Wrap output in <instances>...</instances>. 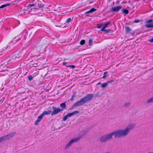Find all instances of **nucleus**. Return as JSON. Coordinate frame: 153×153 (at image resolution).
Wrapping results in <instances>:
<instances>
[{
	"instance_id": "23",
	"label": "nucleus",
	"mask_w": 153,
	"mask_h": 153,
	"mask_svg": "<svg viewBox=\"0 0 153 153\" xmlns=\"http://www.w3.org/2000/svg\"><path fill=\"white\" fill-rule=\"evenodd\" d=\"M102 24H97V27L98 28H100L102 26Z\"/></svg>"
},
{
	"instance_id": "12",
	"label": "nucleus",
	"mask_w": 153,
	"mask_h": 153,
	"mask_svg": "<svg viewBox=\"0 0 153 153\" xmlns=\"http://www.w3.org/2000/svg\"><path fill=\"white\" fill-rule=\"evenodd\" d=\"M147 102L148 103L153 102V97L148 99L147 101Z\"/></svg>"
},
{
	"instance_id": "15",
	"label": "nucleus",
	"mask_w": 153,
	"mask_h": 153,
	"mask_svg": "<svg viewBox=\"0 0 153 153\" xmlns=\"http://www.w3.org/2000/svg\"><path fill=\"white\" fill-rule=\"evenodd\" d=\"M108 85V83L105 82L101 84V85L102 88H105Z\"/></svg>"
},
{
	"instance_id": "39",
	"label": "nucleus",
	"mask_w": 153,
	"mask_h": 153,
	"mask_svg": "<svg viewBox=\"0 0 153 153\" xmlns=\"http://www.w3.org/2000/svg\"><path fill=\"white\" fill-rule=\"evenodd\" d=\"M67 64V63L66 62H63V65H66V66L67 65H66V64Z\"/></svg>"
},
{
	"instance_id": "11",
	"label": "nucleus",
	"mask_w": 153,
	"mask_h": 153,
	"mask_svg": "<svg viewBox=\"0 0 153 153\" xmlns=\"http://www.w3.org/2000/svg\"><path fill=\"white\" fill-rule=\"evenodd\" d=\"M60 106L62 108V109L63 110L66 108V106L65 103H63L60 104Z\"/></svg>"
},
{
	"instance_id": "29",
	"label": "nucleus",
	"mask_w": 153,
	"mask_h": 153,
	"mask_svg": "<svg viewBox=\"0 0 153 153\" xmlns=\"http://www.w3.org/2000/svg\"><path fill=\"white\" fill-rule=\"evenodd\" d=\"M67 67H71V68L72 69H74V68H75V66L74 65H69L68 66H67Z\"/></svg>"
},
{
	"instance_id": "42",
	"label": "nucleus",
	"mask_w": 153,
	"mask_h": 153,
	"mask_svg": "<svg viewBox=\"0 0 153 153\" xmlns=\"http://www.w3.org/2000/svg\"><path fill=\"white\" fill-rule=\"evenodd\" d=\"M147 153H153V151H150L148 152Z\"/></svg>"
},
{
	"instance_id": "36",
	"label": "nucleus",
	"mask_w": 153,
	"mask_h": 153,
	"mask_svg": "<svg viewBox=\"0 0 153 153\" xmlns=\"http://www.w3.org/2000/svg\"><path fill=\"white\" fill-rule=\"evenodd\" d=\"M113 81H114L113 80H111L109 81H108V82H107V83H108V84L109 83H110L113 82Z\"/></svg>"
},
{
	"instance_id": "16",
	"label": "nucleus",
	"mask_w": 153,
	"mask_h": 153,
	"mask_svg": "<svg viewBox=\"0 0 153 153\" xmlns=\"http://www.w3.org/2000/svg\"><path fill=\"white\" fill-rule=\"evenodd\" d=\"M125 29L126 30V31L127 32H129L131 31V30L130 28H129L128 27L126 26L125 27Z\"/></svg>"
},
{
	"instance_id": "30",
	"label": "nucleus",
	"mask_w": 153,
	"mask_h": 153,
	"mask_svg": "<svg viewBox=\"0 0 153 153\" xmlns=\"http://www.w3.org/2000/svg\"><path fill=\"white\" fill-rule=\"evenodd\" d=\"M71 18H68V19H67V20H66V22L68 23H69V22H71Z\"/></svg>"
},
{
	"instance_id": "14",
	"label": "nucleus",
	"mask_w": 153,
	"mask_h": 153,
	"mask_svg": "<svg viewBox=\"0 0 153 153\" xmlns=\"http://www.w3.org/2000/svg\"><path fill=\"white\" fill-rule=\"evenodd\" d=\"M122 12L123 13L126 14H128L129 13V11L128 10L125 9H123L122 10Z\"/></svg>"
},
{
	"instance_id": "37",
	"label": "nucleus",
	"mask_w": 153,
	"mask_h": 153,
	"mask_svg": "<svg viewBox=\"0 0 153 153\" xmlns=\"http://www.w3.org/2000/svg\"><path fill=\"white\" fill-rule=\"evenodd\" d=\"M106 30L105 31V33H107L108 32H109L111 30L110 29H108V30Z\"/></svg>"
},
{
	"instance_id": "32",
	"label": "nucleus",
	"mask_w": 153,
	"mask_h": 153,
	"mask_svg": "<svg viewBox=\"0 0 153 153\" xmlns=\"http://www.w3.org/2000/svg\"><path fill=\"white\" fill-rule=\"evenodd\" d=\"M105 28L102 27L101 29V30L102 31H105L106 30H105Z\"/></svg>"
},
{
	"instance_id": "28",
	"label": "nucleus",
	"mask_w": 153,
	"mask_h": 153,
	"mask_svg": "<svg viewBox=\"0 0 153 153\" xmlns=\"http://www.w3.org/2000/svg\"><path fill=\"white\" fill-rule=\"evenodd\" d=\"M92 40L90 39L89 41V45H91L92 44Z\"/></svg>"
},
{
	"instance_id": "10",
	"label": "nucleus",
	"mask_w": 153,
	"mask_h": 153,
	"mask_svg": "<svg viewBox=\"0 0 153 153\" xmlns=\"http://www.w3.org/2000/svg\"><path fill=\"white\" fill-rule=\"evenodd\" d=\"M51 113V110H48L47 111H44L43 113L42 114V115L44 116L45 115H47L50 114Z\"/></svg>"
},
{
	"instance_id": "35",
	"label": "nucleus",
	"mask_w": 153,
	"mask_h": 153,
	"mask_svg": "<svg viewBox=\"0 0 153 153\" xmlns=\"http://www.w3.org/2000/svg\"><path fill=\"white\" fill-rule=\"evenodd\" d=\"M148 42H150L151 43H152L153 42V38L150 39H149V41H148Z\"/></svg>"
},
{
	"instance_id": "25",
	"label": "nucleus",
	"mask_w": 153,
	"mask_h": 153,
	"mask_svg": "<svg viewBox=\"0 0 153 153\" xmlns=\"http://www.w3.org/2000/svg\"><path fill=\"white\" fill-rule=\"evenodd\" d=\"M68 118V117L67 115L66 114L65 116L63 117V120L64 121H65Z\"/></svg>"
},
{
	"instance_id": "13",
	"label": "nucleus",
	"mask_w": 153,
	"mask_h": 153,
	"mask_svg": "<svg viewBox=\"0 0 153 153\" xmlns=\"http://www.w3.org/2000/svg\"><path fill=\"white\" fill-rule=\"evenodd\" d=\"M10 4L9 3H8L7 4H4L3 5H2L0 7V9L4 8L10 5Z\"/></svg>"
},
{
	"instance_id": "44",
	"label": "nucleus",
	"mask_w": 153,
	"mask_h": 153,
	"mask_svg": "<svg viewBox=\"0 0 153 153\" xmlns=\"http://www.w3.org/2000/svg\"><path fill=\"white\" fill-rule=\"evenodd\" d=\"M101 84V82H99L98 83H97V85H100Z\"/></svg>"
},
{
	"instance_id": "43",
	"label": "nucleus",
	"mask_w": 153,
	"mask_h": 153,
	"mask_svg": "<svg viewBox=\"0 0 153 153\" xmlns=\"http://www.w3.org/2000/svg\"><path fill=\"white\" fill-rule=\"evenodd\" d=\"M106 76L105 75H104L102 77V78L103 79H105L106 77Z\"/></svg>"
},
{
	"instance_id": "19",
	"label": "nucleus",
	"mask_w": 153,
	"mask_h": 153,
	"mask_svg": "<svg viewBox=\"0 0 153 153\" xmlns=\"http://www.w3.org/2000/svg\"><path fill=\"white\" fill-rule=\"evenodd\" d=\"M146 27L147 28H149L150 27H153V25H150V24H146L145 25Z\"/></svg>"
},
{
	"instance_id": "6",
	"label": "nucleus",
	"mask_w": 153,
	"mask_h": 153,
	"mask_svg": "<svg viewBox=\"0 0 153 153\" xmlns=\"http://www.w3.org/2000/svg\"><path fill=\"white\" fill-rule=\"evenodd\" d=\"M53 111L51 112V115L52 116L58 114L59 112L63 111V109L56 108L54 106L52 108Z\"/></svg>"
},
{
	"instance_id": "26",
	"label": "nucleus",
	"mask_w": 153,
	"mask_h": 153,
	"mask_svg": "<svg viewBox=\"0 0 153 153\" xmlns=\"http://www.w3.org/2000/svg\"><path fill=\"white\" fill-rule=\"evenodd\" d=\"M90 12L91 13H92L93 12H94L96 10V9L95 8H91L90 10Z\"/></svg>"
},
{
	"instance_id": "7",
	"label": "nucleus",
	"mask_w": 153,
	"mask_h": 153,
	"mask_svg": "<svg viewBox=\"0 0 153 153\" xmlns=\"http://www.w3.org/2000/svg\"><path fill=\"white\" fill-rule=\"evenodd\" d=\"M122 6L121 5H119L111 7V11L112 13H117L122 8Z\"/></svg>"
},
{
	"instance_id": "18",
	"label": "nucleus",
	"mask_w": 153,
	"mask_h": 153,
	"mask_svg": "<svg viewBox=\"0 0 153 153\" xmlns=\"http://www.w3.org/2000/svg\"><path fill=\"white\" fill-rule=\"evenodd\" d=\"M37 7H36L35 8H33L31 9L30 10L31 12H36V11L38 10V9Z\"/></svg>"
},
{
	"instance_id": "38",
	"label": "nucleus",
	"mask_w": 153,
	"mask_h": 153,
	"mask_svg": "<svg viewBox=\"0 0 153 153\" xmlns=\"http://www.w3.org/2000/svg\"><path fill=\"white\" fill-rule=\"evenodd\" d=\"M3 140H4L2 137L0 138V143Z\"/></svg>"
},
{
	"instance_id": "17",
	"label": "nucleus",
	"mask_w": 153,
	"mask_h": 153,
	"mask_svg": "<svg viewBox=\"0 0 153 153\" xmlns=\"http://www.w3.org/2000/svg\"><path fill=\"white\" fill-rule=\"evenodd\" d=\"M110 22H108L105 23L103 26V27H105V28H106L107 26L109 24Z\"/></svg>"
},
{
	"instance_id": "40",
	"label": "nucleus",
	"mask_w": 153,
	"mask_h": 153,
	"mask_svg": "<svg viewBox=\"0 0 153 153\" xmlns=\"http://www.w3.org/2000/svg\"><path fill=\"white\" fill-rule=\"evenodd\" d=\"M91 13V12H90V10H89L88 11H87L85 13V14H88V13Z\"/></svg>"
},
{
	"instance_id": "3",
	"label": "nucleus",
	"mask_w": 153,
	"mask_h": 153,
	"mask_svg": "<svg viewBox=\"0 0 153 153\" xmlns=\"http://www.w3.org/2000/svg\"><path fill=\"white\" fill-rule=\"evenodd\" d=\"M22 33H20L19 35L18 36L15 37L13 39H12L10 42L9 43V45H8L7 48V49L10 48V45H11L12 44H14L16 43L18 41L20 40L22 36Z\"/></svg>"
},
{
	"instance_id": "5",
	"label": "nucleus",
	"mask_w": 153,
	"mask_h": 153,
	"mask_svg": "<svg viewBox=\"0 0 153 153\" xmlns=\"http://www.w3.org/2000/svg\"><path fill=\"white\" fill-rule=\"evenodd\" d=\"M28 7H35L42 8L44 7V5L42 4L39 1H37L35 4H29L28 6Z\"/></svg>"
},
{
	"instance_id": "20",
	"label": "nucleus",
	"mask_w": 153,
	"mask_h": 153,
	"mask_svg": "<svg viewBox=\"0 0 153 153\" xmlns=\"http://www.w3.org/2000/svg\"><path fill=\"white\" fill-rule=\"evenodd\" d=\"M41 120L39 119L37 117V119L35 121V124L36 125H37L38 124V123Z\"/></svg>"
},
{
	"instance_id": "21",
	"label": "nucleus",
	"mask_w": 153,
	"mask_h": 153,
	"mask_svg": "<svg viewBox=\"0 0 153 153\" xmlns=\"http://www.w3.org/2000/svg\"><path fill=\"white\" fill-rule=\"evenodd\" d=\"M85 43V40L83 39L80 42V44L81 45H82L84 44Z\"/></svg>"
},
{
	"instance_id": "1",
	"label": "nucleus",
	"mask_w": 153,
	"mask_h": 153,
	"mask_svg": "<svg viewBox=\"0 0 153 153\" xmlns=\"http://www.w3.org/2000/svg\"><path fill=\"white\" fill-rule=\"evenodd\" d=\"M134 126L133 124H130L124 129H119L104 135L100 138V141L102 143L106 142L111 139L113 135L115 138L125 137L128 135Z\"/></svg>"
},
{
	"instance_id": "33",
	"label": "nucleus",
	"mask_w": 153,
	"mask_h": 153,
	"mask_svg": "<svg viewBox=\"0 0 153 153\" xmlns=\"http://www.w3.org/2000/svg\"><path fill=\"white\" fill-rule=\"evenodd\" d=\"M153 20H152V19L149 20L147 22V23H150L152 22H153Z\"/></svg>"
},
{
	"instance_id": "34",
	"label": "nucleus",
	"mask_w": 153,
	"mask_h": 153,
	"mask_svg": "<svg viewBox=\"0 0 153 153\" xmlns=\"http://www.w3.org/2000/svg\"><path fill=\"white\" fill-rule=\"evenodd\" d=\"M4 97L2 98L0 100V102H1V103H2V102H3L4 101Z\"/></svg>"
},
{
	"instance_id": "22",
	"label": "nucleus",
	"mask_w": 153,
	"mask_h": 153,
	"mask_svg": "<svg viewBox=\"0 0 153 153\" xmlns=\"http://www.w3.org/2000/svg\"><path fill=\"white\" fill-rule=\"evenodd\" d=\"M28 79L29 81H31L33 79V77L31 75H30L28 76Z\"/></svg>"
},
{
	"instance_id": "2",
	"label": "nucleus",
	"mask_w": 153,
	"mask_h": 153,
	"mask_svg": "<svg viewBox=\"0 0 153 153\" xmlns=\"http://www.w3.org/2000/svg\"><path fill=\"white\" fill-rule=\"evenodd\" d=\"M93 94H89L82 98L80 100L75 103L71 107L72 108L82 105L83 104L88 102L91 100L93 97Z\"/></svg>"
},
{
	"instance_id": "45",
	"label": "nucleus",
	"mask_w": 153,
	"mask_h": 153,
	"mask_svg": "<svg viewBox=\"0 0 153 153\" xmlns=\"http://www.w3.org/2000/svg\"><path fill=\"white\" fill-rule=\"evenodd\" d=\"M74 97V96H72V98H71V100H73Z\"/></svg>"
},
{
	"instance_id": "46",
	"label": "nucleus",
	"mask_w": 153,
	"mask_h": 153,
	"mask_svg": "<svg viewBox=\"0 0 153 153\" xmlns=\"http://www.w3.org/2000/svg\"><path fill=\"white\" fill-rule=\"evenodd\" d=\"M134 33H131L132 35L133 36V35H134Z\"/></svg>"
},
{
	"instance_id": "9",
	"label": "nucleus",
	"mask_w": 153,
	"mask_h": 153,
	"mask_svg": "<svg viewBox=\"0 0 153 153\" xmlns=\"http://www.w3.org/2000/svg\"><path fill=\"white\" fill-rule=\"evenodd\" d=\"M79 111H73L71 113H69L68 114H67V116L68 117H71L74 115H75L76 114H77L79 113Z\"/></svg>"
},
{
	"instance_id": "24",
	"label": "nucleus",
	"mask_w": 153,
	"mask_h": 153,
	"mask_svg": "<svg viewBox=\"0 0 153 153\" xmlns=\"http://www.w3.org/2000/svg\"><path fill=\"white\" fill-rule=\"evenodd\" d=\"M130 105V103L129 102H127L124 104V106L126 107H128Z\"/></svg>"
},
{
	"instance_id": "31",
	"label": "nucleus",
	"mask_w": 153,
	"mask_h": 153,
	"mask_svg": "<svg viewBox=\"0 0 153 153\" xmlns=\"http://www.w3.org/2000/svg\"><path fill=\"white\" fill-rule=\"evenodd\" d=\"M140 21L139 19H135L134 20V22L136 23H138V22H139Z\"/></svg>"
},
{
	"instance_id": "27",
	"label": "nucleus",
	"mask_w": 153,
	"mask_h": 153,
	"mask_svg": "<svg viewBox=\"0 0 153 153\" xmlns=\"http://www.w3.org/2000/svg\"><path fill=\"white\" fill-rule=\"evenodd\" d=\"M44 117L43 115H42V114H41L40 115H39V117H38V118L40 119V120H41L42 117Z\"/></svg>"
},
{
	"instance_id": "8",
	"label": "nucleus",
	"mask_w": 153,
	"mask_h": 153,
	"mask_svg": "<svg viewBox=\"0 0 153 153\" xmlns=\"http://www.w3.org/2000/svg\"><path fill=\"white\" fill-rule=\"evenodd\" d=\"M15 134V132H11L10 133L2 137L4 140H5L9 139L13 137Z\"/></svg>"
},
{
	"instance_id": "41",
	"label": "nucleus",
	"mask_w": 153,
	"mask_h": 153,
	"mask_svg": "<svg viewBox=\"0 0 153 153\" xmlns=\"http://www.w3.org/2000/svg\"><path fill=\"white\" fill-rule=\"evenodd\" d=\"M107 72L105 71V72L104 73V75L105 76V75L106 74H107Z\"/></svg>"
},
{
	"instance_id": "4",
	"label": "nucleus",
	"mask_w": 153,
	"mask_h": 153,
	"mask_svg": "<svg viewBox=\"0 0 153 153\" xmlns=\"http://www.w3.org/2000/svg\"><path fill=\"white\" fill-rule=\"evenodd\" d=\"M80 139V137L75 138L71 139L69 142L65 145V149H68L72 144L74 143L77 142Z\"/></svg>"
}]
</instances>
